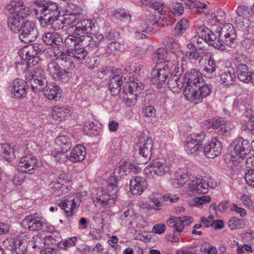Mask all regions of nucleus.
<instances>
[{"label": "nucleus", "mask_w": 254, "mask_h": 254, "mask_svg": "<svg viewBox=\"0 0 254 254\" xmlns=\"http://www.w3.org/2000/svg\"><path fill=\"white\" fill-rule=\"evenodd\" d=\"M169 88L174 92H179L184 88L183 94L186 100L197 104L211 93V85L206 83L200 72L191 68L186 73L173 75L169 81Z\"/></svg>", "instance_id": "1"}, {"label": "nucleus", "mask_w": 254, "mask_h": 254, "mask_svg": "<svg viewBox=\"0 0 254 254\" xmlns=\"http://www.w3.org/2000/svg\"><path fill=\"white\" fill-rule=\"evenodd\" d=\"M33 12L43 26L49 24L57 30L69 25L65 22V17L60 15L58 4L55 2L47 0L33 1Z\"/></svg>", "instance_id": "2"}, {"label": "nucleus", "mask_w": 254, "mask_h": 254, "mask_svg": "<svg viewBox=\"0 0 254 254\" xmlns=\"http://www.w3.org/2000/svg\"><path fill=\"white\" fill-rule=\"evenodd\" d=\"M28 13L16 14L8 13L7 24L10 30L15 33H19V39L25 43H30L32 42L31 31H32V23L26 21L24 24L22 21L30 14Z\"/></svg>", "instance_id": "3"}, {"label": "nucleus", "mask_w": 254, "mask_h": 254, "mask_svg": "<svg viewBox=\"0 0 254 254\" xmlns=\"http://www.w3.org/2000/svg\"><path fill=\"white\" fill-rule=\"evenodd\" d=\"M117 179L114 177H109L107 181V190L109 192H104L101 188L94 189L92 199L94 203H99L103 207H110L115 203L117 198L118 187Z\"/></svg>", "instance_id": "4"}, {"label": "nucleus", "mask_w": 254, "mask_h": 254, "mask_svg": "<svg viewBox=\"0 0 254 254\" xmlns=\"http://www.w3.org/2000/svg\"><path fill=\"white\" fill-rule=\"evenodd\" d=\"M153 59L157 64H165L164 66L170 67L171 71L175 73V75H180L186 69L187 65L184 63H178L174 59H171L169 53L164 48L158 49L153 55Z\"/></svg>", "instance_id": "5"}, {"label": "nucleus", "mask_w": 254, "mask_h": 254, "mask_svg": "<svg viewBox=\"0 0 254 254\" xmlns=\"http://www.w3.org/2000/svg\"><path fill=\"white\" fill-rule=\"evenodd\" d=\"M55 150L52 152V155L59 162H64L67 160L66 152L72 147V141L70 136L66 134L59 135L56 138Z\"/></svg>", "instance_id": "6"}, {"label": "nucleus", "mask_w": 254, "mask_h": 254, "mask_svg": "<svg viewBox=\"0 0 254 254\" xmlns=\"http://www.w3.org/2000/svg\"><path fill=\"white\" fill-rule=\"evenodd\" d=\"M216 32L218 34L217 39L224 45L235 48L237 45V35L233 25L225 23L217 27Z\"/></svg>", "instance_id": "7"}, {"label": "nucleus", "mask_w": 254, "mask_h": 254, "mask_svg": "<svg viewBox=\"0 0 254 254\" xmlns=\"http://www.w3.org/2000/svg\"><path fill=\"white\" fill-rule=\"evenodd\" d=\"M18 55L21 60L20 63H16L15 68L17 71L27 72L25 75L27 81L32 80V70L31 69L30 60L32 59V49L30 45H26L18 52Z\"/></svg>", "instance_id": "8"}, {"label": "nucleus", "mask_w": 254, "mask_h": 254, "mask_svg": "<svg viewBox=\"0 0 254 254\" xmlns=\"http://www.w3.org/2000/svg\"><path fill=\"white\" fill-rule=\"evenodd\" d=\"M232 157L245 158L252 150V145L249 141L242 137H238L234 139L230 145ZM234 161V159L231 160Z\"/></svg>", "instance_id": "9"}, {"label": "nucleus", "mask_w": 254, "mask_h": 254, "mask_svg": "<svg viewBox=\"0 0 254 254\" xmlns=\"http://www.w3.org/2000/svg\"><path fill=\"white\" fill-rule=\"evenodd\" d=\"M171 165L169 162L163 159L153 160L144 169L145 174L149 178L155 176H163L170 172Z\"/></svg>", "instance_id": "10"}, {"label": "nucleus", "mask_w": 254, "mask_h": 254, "mask_svg": "<svg viewBox=\"0 0 254 254\" xmlns=\"http://www.w3.org/2000/svg\"><path fill=\"white\" fill-rule=\"evenodd\" d=\"M188 191L197 193H206L209 189H213L216 184L211 178L196 177L188 184Z\"/></svg>", "instance_id": "11"}, {"label": "nucleus", "mask_w": 254, "mask_h": 254, "mask_svg": "<svg viewBox=\"0 0 254 254\" xmlns=\"http://www.w3.org/2000/svg\"><path fill=\"white\" fill-rule=\"evenodd\" d=\"M205 136L203 133H192L189 135L184 142V147L187 153L188 154L196 155L200 152Z\"/></svg>", "instance_id": "12"}, {"label": "nucleus", "mask_w": 254, "mask_h": 254, "mask_svg": "<svg viewBox=\"0 0 254 254\" xmlns=\"http://www.w3.org/2000/svg\"><path fill=\"white\" fill-rule=\"evenodd\" d=\"M196 35L204 39L206 43L215 48L221 51L225 50L226 48L219 42L217 36L205 25H201L196 29Z\"/></svg>", "instance_id": "13"}, {"label": "nucleus", "mask_w": 254, "mask_h": 254, "mask_svg": "<svg viewBox=\"0 0 254 254\" xmlns=\"http://www.w3.org/2000/svg\"><path fill=\"white\" fill-rule=\"evenodd\" d=\"M47 70L56 81L64 82L68 79V72L65 71V69L62 67L57 61L49 63L47 65Z\"/></svg>", "instance_id": "14"}, {"label": "nucleus", "mask_w": 254, "mask_h": 254, "mask_svg": "<svg viewBox=\"0 0 254 254\" xmlns=\"http://www.w3.org/2000/svg\"><path fill=\"white\" fill-rule=\"evenodd\" d=\"M163 45L169 51V56L174 59L178 63H183L184 54L180 50V44L173 38L165 37L163 41Z\"/></svg>", "instance_id": "15"}, {"label": "nucleus", "mask_w": 254, "mask_h": 254, "mask_svg": "<svg viewBox=\"0 0 254 254\" xmlns=\"http://www.w3.org/2000/svg\"><path fill=\"white\" fill-rule=\"evenodd\" d=\"M139 169L136 165L130 162L121 161L114 170L113 175L110 177H114L117 178L116 180L118 187V183L122 178L131 172H138Z\"/></svg>", "instance_id": "16"}, {"label": "nucleus", "mask_w": 254, "mask_h": 254, "mask_svg": "<svg viewBox=\"0 0 254 254\" xmlns=\"http://www.w3.org/2000/svg\"><path fill=\"white\" fill-rule=\"evenodd\" d=\"M170 67L168 68L166 66H163L162 68L154 69L151 73V81L154 84H162L165 82L166 79L168 78V86H169V81L173 75H175V73L171 71Z\"/></svg>", "instance_id": "17"}, {"label": "nucleus", "mask_w": 254, "mask_h": 254, "mask_svg": "<svg viewBox=\"0 0 254 254\" xmlns=\"http://www.w3.org/2000/svg\"><path fill=\"white\" fill-rule=\"evenodd\" d=\"M48 83L44 71L42 68H33V92L43 91Z\"/></svg>", "instance_id": "18"}, {"label": "nucleus", "mask_w": 254, "mask_h": 254, "mask_svg": "<svg viewBox=\"0 0 254 254\" xmlns=\"http://www.w3.org/2000/svg\"><path fill=\"white\" fill-rule=\"evenodd\" d=\"M27 82L20 78H16L10 84L9 89L12 98L20 99L24 98L27 94Z\"/></svg>", "instance_id": "19"}, {"label": "nucleus", "mask_w": 254, "mask_h": 254, "mask_svg": "<svg viewBox=\"0 0 254 254\" xmlns=\"http://www.w3.org/2000/svg\"><path fill=\"white\" fill-rule=\"evenodd\" d=\"M73 24L74 25H72L71 27L72 29L74 28L73 31L75 34L79 36L91 34L93 28H95L94 23L89 19H85L80 20L78 18V20Z\"/></svg>", "instance_id": "20"}, {"label": "nucleus", "mask_w": 254, "mask_h": 254, "mask_svg": "<svg viewBox=\"0 0 254 254\" xmlns=\"http://www.w3.org/2000/svg\"><path fill=\"white\" fill-rule=\"evenodd\" d=\"M150 17L146 18L145 20L147 21H142L139 24L137 27V30L135 32V37L137 39H143L146 37L145 35L142 32L149 33L151 31V25L155 26L158 25L157 18L156 16L152 14L149 16Z\"/></svg>", "instance_id": "21"}, {"label": "nucleus", "mask_w": 254, "mask_h": 254, "mask_svg": "<svg viewBox=\"0 0 254 254\" xmlns=\"http://www.w3.org/2000/svg\"><path fill=\"white\" fill-rule=\"evenodd\" d=\"M221 142L216 137L212 138L211 141L204 148V153L209 158H214L219 156L222 152Z\"/></svg>", "instance_id": "22"}, {"label": "nucleus", "mask_w": 254, "mask_h": 254, "mask_svg": "<svg viewBox=\"0 0 254 254\" xmlns=\"http://www.w3.org/2000/svg\"><path fill=\"white\" fill-rule=\"evenodd\" d=\"M3 245L7 249L12 251V254H24L26 251L25 245L19 237L6 239Z\"/></svg>", "instance_id": "23"}, {"label": "nucleus", "mask_w": 254, "mask_h": 254, "mask_svg": "<svg viewBox=\"0 0 254 254\" xmlns=\"http://www.w3.org/2000/svg\"><path fill=\"white\" fill-rule=\"evenodd\" d=\"M82 9L79 6L73 3H68L65 9V22L67 24H71L78 20V16L81 13Z\"/></svg>", "instance_id": "24"}, {"label": "nucleus", "mask_w": 254, "mask_h": 254, "mask_svg": "<svg viewBox=\"0 0 254 254\" xmlns=\"http://www.w3.org/2000/svg\"><path fill=\"white\" fill-rule=\"evenodd\" d=\"M6 10L8 13L20 14L28 13L30 14L29 8L24 4L22 0H12L6 7Z\"/></svg>", "instance_id": "25"}, {"label": "nucleus", "mask_w": 254, "mask_h": 254, "mask_svg": "<svg viewBox=\"0 0 254 254\" xmlns=\"http://www.w3.org/2000/svg\"><path fill=\"white\" fill-rule=\"evenodd\" d=\"M59 206L64 210V214L67 218L71 217L74 213V209L78 206L71 197H64L59 203Z\"/></svg>", "instance_id": "26"}, {"label": "nucleus", "mask_w": 254, "mask_h": 254, "mask_svg": "<svg viewBox=\"0 0 254 254\" xmlns=\"http://www.w3.org/2000/svg\"><path fill=\"white\" fill-rule=\"evenodd\" d=\"M129 186L130 191L132 194L139 195L146 188L147 183L144 178L136 176L130 180Z\"/></svg>", "instance_id": "27"}, {"label": "nucleus", "mask_w": 254, "mask_h": 254, "mask_svg": "<svg viewBox=\"0 0 254 254\" xmlns=\"http://www.w3.org/2000/svg\"><path fill=\"white\" fill-rule=\"evenodd\" d=\"M136 218L137 214L135 213L133 209L128 208L120 215V221L122 226L130 228L136 223Z\"/></svg>", "instance_id": "28"}, {"label": "nucleus", "mask_w": 254, "mask_h": 254, "mask_svg": "<svg viewBox=\"0 0 254 254\" xmlns=\"http://www.w3.org/2000/svg\"><path fill=\"white\" fill-rule=\"evenodd\" d=\"M57 61L65 71L68 72L69 70L72 69L74 67V60L68 50L65 52H61L60 56L57 59Z\"/></svg>", "instance_id": "29"}, {"label": "nucleus", "mask_w": 254, "mask_h": 254, "mask_svg": "<svg viewBox=\"0 0 254 254\" xmlns=\"http://www.w3.org/2000/svg\"><path fill=\"white\" fill-rule=\"evenodd\" d=\"M44 89V94L48 99L57 101L61 98L62 90L60 86L56 83L47 84Z\"/></svg>", "instance_id": "30"}, {"label": "nucleus", "mask_w": 254, "mask_h": 254, "mask_svg": "<svg viewBox=\"0 0 254 254\" xmlns=\"http://www.w3.org/2000/svg\"><path fill=\"white\" fill-rule=\"evenodd\" d=\"M120 70H117L113 75L109 83V90L111 94L115 96L117 95L121 90V86L123 84V75L120 73Z\"/></svg>", "instance_id": "31"}, {"label": "nucleus", "mask_w": 254, "mask_h": 254, "mask_svg": "<svg viewBox=\"0 0 254 254\" xmlns=\"http://www.w3.org/2000/svg\"><path fill=\"white\" fill-rule=\"evenodd\" d=\"M15 158L14 149L9 143L6 142L0 143V159L11 162Z\"/></svg>", "instance_id": "32"}, {"label": "nucleus", "mask_w": 254, "mask_h": 254, "mask_svg": "<svg viewBox=\"0 0 254 254\" xmlns=\"http://www.w3.org/2000/svg\"><path fill=\"white\" fill-rule=\"evenodd\" d=\"M237 17L236 22H242L243 25L248 26L250 24V21L248 19L252 13L251 9L245 6H239L236 10Z\"/></svg>", "instance_id": "33"}, {"label": "nucleus", "mask_w": 254, "mask_h": 254, "mask_svg": "<svg viewBox=\"0 0 254 254\" xmlns=\"http://www.w3.org/2000/svg\"><path fill=\"white\" fill-rule=\"evenodd\" d=\"M51 115L53 119L61 122L70 116V110L67 107L55 106L52 108Z\"/></svg>", "instance_id": "34"}, {"label": "nucleus", "mask_w": 254, "mask_h": 254, "mask_svg": "<svg viewBox=\"0 0 254 254\" xmlns=\"http://www.w3.org/2000/svg\"><path fill=\"white\" fill-rule=\"evenodd\" d=\"M236 80V75L232 67L224 69L220 74V82L223 86L232 85Z\"/></svg>", "instance_id": "35"}, {"label": "nucleus", "mask_w": 254, "mask_h": 254, "mask_svg": "<svg viewBox=\"0 0 254 254\" xmlns=\"http://www.w3.org/2000/svg\"><path fill=\"white\" fill-rule=\"evenodd\" d=\"M153 141L151 137L147 136L141 142L139 147V153L146 159H149L152 155Z\"/></svg>", "instance_id": "36"}, {"label": "nucleus", "mask_w": 254, "mask_h": 254, "mask_svg": "<svg viewBox=\"0 0 254 254\" xmlns=\"http://www.w3.org/2000/svg\"><path fill=\"white\" fill-rule=\"evenodd\" d=\"M85 155V148L81 145H78L72 149L70 156L67 157V159L72 162H80L84 159Z\"/></svg>", "instance_id": "37"}, {"label": "nucleus", "mask_w": 254, "mask_h": 254, "mask_svg": "<svg viewBox=\"0 0 254 254\" xmlns=\"http://www.w3.org/2000/svg\"><path fill=\"white\" fill-rule=\"evenodd\" d=\"M100 39L95 40L93 38L88 35L80 36L79 46L82 48H88L89 49L97 47L100 41L103 38V36L100 35Z\"/></svg>", "instance_id": "38"}, {"label": "nucleus", "mask_w": 254, "mask_h": 254, "mask_svg": "<svg viewBox=\"0 0 254 254\" xmlns=\"http://www.w3.org/2000/svg\"><path fill=\"white\" fill-rule=\"evenodd\" d=\"M235 68L238 79L244 83H249L250 79L249 77L252 71L247 65L245 64L236 65Z\"/></svg>", "instance_id": "39"}, {"label": "nucleus", "mask_w": 254, "mask_h": 254, "mask_svg": "<svg viewBox=\"0 0 254 254\" xmlns=\"http://www.w3.org/2000/svg\"><path fill=\"white\" fill-rule=\"evenodd\" d=\"M140 70V65L139 63L132 62L126 64L123 69L124 74H127L129 78L137 77Z\"/></svg>", "instance_id": "40"}, {"label": "nucleus", "mask_w": 254, "mask_h": 254, "mask_svg": "<svg viewBox=\"0 0 254 254\" xmlns=\"http://www.w3.org/2000/svg\"><path fill=\"white\" fill-rule=\"evenodd\" d=\"M216 65L215 61L210 57L206 64L203 67L202 72L203 75L208 78H213L216 75Z\"/></svg>", "instance_id": "41"}, {"label": "nucleus", "mask_w": 254, "mask_h": 254, "mask_svg": "<svg viewBox=\"0 0 254 254\" xmlns=\"http://www.w3.org/2000/svg\"><path fill=\"white\" fill-rule=\"evenodd\" d=\"M128 83V90L129 93L133 96L136 97L138 93H140L143 88V84L140 82L137 77L133 78H129Z\"/></svg>", "instance_id": "42"}, {"label": "nucleus", "mask_w": 254, "mask_h": 254, "mask_svg": "<svg viewBox=\"0 0 254 254\" xmlns=\"http://www.w3.org/2000/svg\"><path fill=\"white\" fill-rule=\"evenodd\" d=\"M50 187L52 189V192L56 196H60L64 193H66L68 190L70 189V185H65L60 181L52 182Z\"/></svg>", "instance_id": "43"}, {"label": "nucleus", "mask_w": 254, "mask_h": 254, "mask_svg": "<svg viewBox=\"0 0 254 254\" xmlns=\"http://www.w3.org/2000/svg\"><path fill=\"white\" fill-rule=\"evenodd\" d=\"M43 42L48 45H59L62 42L61 35L57 32H48L43 35Z\"/></svg>", "instance_id": "44"}, {"label": "nucleus", "mask_w": 254, "mask_h": 254, "mask_svg": "<svg viewBox=\"0 0 254 254\" xmlns=\"http://www.w3.org/2000/svg\"><path fill=\"white\" fill-rule=\"evenodd\" d=\"M142 4L154 9L161 15H164L165 11L164 9V3L156 0H141Z\"/></svg>", "instance_id": "45"}, {"label": "nucleus", "mask_w": 254, "mask_h": 254, "mask_svg": "<svg viewBox=\"0 0 254 254\" xmlns=\"http://www.w3.org/2000/svg\"><path fill=\"white\" fill-rule=\"evenodd\" d=\"M32 163V155L29 154L22 157L19 161L18 165L17 166V170L22 172H27V169L28 171H30L31 169L29 168L30 167Z\"/></svg>", "instance_id": "46"}, {"label": "nucleus", "mask_w": 254, "mask_h": 254, "mask_svg": "<svg viewBox=\"0 0 254 254\" xmlns=\"http://www.w3.org/2000/svg\"><path fill=\"white\" fill-rule=\"evenodd\" d=\"M123 49L124 46L121 43L117 42H112L109 43L105 47V54L107 56H114L117 52L121 51Z\"/></svg>", "instance_id": "47"}, {"label": "nucleus", "mask_w": 254, "mask_h": 254, "mask_svg": "<svg viewBox=\"0 0 254 254\" xmlns=\"http://www.w3.org/2000/svg\"><path fill=\"white\" fill-rule=\"evenodd\" d=\"M68 51L70 56L75 61H80L84 60L87 54L86 50L83 48H75Z\"/></svg>", "instance_id": "48"}, {"label": "nucleus", "mask_w": 254, "mask_h": 254, "mask_svg": "<svg viewBox=\"0 0 254 254\" xmlns=\"http://www.w3.org/2000/svg\"><path fill=\"white\" fill-rule=\"evenodd\" d=\"M46 238V234L45 232H41L37 235H34L33 237V248H38L41 249L44 248L46 245L45 239Z\"/></svg>", "instance_id": "49"}, {"label": "nucleus", "mask_w": 254, "mask_h": 254, "mask_svg": "<svg viewBox=\"0 0 254 254\" xmlns=\"http://www.w3.org/2000/svg\"><path fill=\"white\" fill-rule=\"evenodd\" d=\"M176 183L180 186L185 184L188 180L189 175L185 169H179L175 173Z\"/></svg>", "instance_id": "50"}, {"label": "nucleus", "mask_w": 254, "mask_h": 254, "mask_svg": "<svg viewBox=\"0 0 254 254\" xmlns=\"http://www.w3.org/2000/svg\"><path fill=\"white\" fill-rule=\"evenodd\" d=\"M189 27V22L187 19H182L175 26L174 35L179 36Z\"/></svg>", "instance_id": "51"}, {"label": "nucleus", "mask_w": 254, "mask_h": 254, "mask_svg": "<svg viewBox=\"0 0 254 254\" xmlns=\"http://www.w3.org/2000/svg\"><path fill=\"white\" fill-rule=\"evenodd\" d=\"M163 196L158 192H152L149 196L150 200L154 203L153 206L155 210H160L162 208L161 202L163 200Z\"/></svg>", "instance_id": "52"}, {"label": "nucleus", "mask_w": 254, "mask_h": 254, "mask_svg": "<svg viewBox=\"0 0 254 254\" xmlns=\"http://www.w3.org/2000/svg\"><path fill=\"white\" fill-rule=\"evenodd\" d=\"M77 241V238L76 237H70L64 241L61 240V242L58 243V247L61 249L66 250L75 246Z\"/></svg>", "instance_id": "53"}, {"label": "nucleus", "mask_w": 254, "mask_h": 254, "mask_svg": "<svg viewBox=\"0 0 254 254\" xmlns=\"http://www.w3.org/2000/svg\"><path fill=\"white\" fill-rule=\"evenodd\" d=\"M80 35L73 34L69 35L64 39L65 44L69 47L79 46Z\"/></svg>", "instance_id": "54"}, {"label": "nucleus", "mask_w": 254, "mask_h": 254, "mask_svg": "<svg viewBox=\"0 0 254 254\" xmlns=\"http://www.w3.org/2000/svg\"><path fill=\"white\" fill-rule=\"evenodd\" d=\"M211 198L209 195H203L201 196L195 197L190 204V205L197 207H200L205 204L210 202Z\"/></svg>", "instance_id": "55"}, {"label": "nucleus", "mask_w": 254, "mask_h": 254, "mask_svg": "<svg viewBox=\"0 0 254 254\" xmlns=\"http://www.w3.org/2000/svg\"><path fill=\"white\" fill-rule=\"evenodd\" d=\"M61 238L60 233L55 231L49 235H46L45 242L46 245H57L61 242Z\"/></svg>", "instance_id": "56"}, {"label": "nucleus", "mask_w": 254, "mask_h": 254, "mask_svg": "<svg viewBox=\"0 0 254 254\" xmlns=\"http://www.w3.org/2000/svg\"><path fill=\"white\" fill-rule=\"evenodd\" d=\"M45 222V220L43 217H38L36 214L33 215V231L41 230Z\"/></svg>", "instance_id": "57"}, {"label": "nucleus", "mask_w": 254, "mask_h": 254, "mask_svg": "<svg viewBox=\"0 0 254 254\" xmlns=\"http://www.w3.org/2000/svg\"><path fill=\"white\" fill-rule=\"evenodd\" d=\"M167 224L170 226L173 227L174 229L178 232H182L184 228V225L178 221L177 217L169 219L167 221Z\"/></svg>", "instance_id": "58"}, {"label": "nucleus", "mask_w": 254, "mask_h": 254, "mask_svg": "<svg viewBox=\"0 0 254 254\" xmlns=\"http://www.w3.org/2000/svg\"><path fill=\"white\" fill-rule=\"evenodd\" d=\"M234 242L237 246L236 250L237 254H244V251L249 254L252 253L253 252V249L251 245H239L238 242H236L235 241H234Z\"/></svg>", "instance_id": "59"}, {"label": "nucleus", "mask_w": 254, "mask_h": 254, "mask_svg": "<svg viewBox=\"0 0 254 254\" xmlns=\"http://www.w3.org/2000/svg\"><path fill=\"white\" fill-rule=\"evenodd\" d=\"M245 110V107L244 105L240 101L236 99L233 103V107L232 110V113L237 116L239 113H243Z\"/></svg>", "instance_id": "60"}, {"label": "nucleus", "mask_w": 254, "mask_h": 254, "mask_svg": "<svg viewBox=\"0 0 254 254\" xmlns=\"http://www.w3.org/2000/svg\"><path fill=\"white\" fill-rule=\"evenodd\" d=\"M228 225L231 229L234 230L242 228L244 223L242 220L234 217L229 220Z\"/></svg>", "instance_id": "61"}, {"label": "nucleus", "mask_w": 254, "mask_h": 254, "mask_svg": "<svg viewBox=\"0 0 254 254\" xmlns=\"http://www.w3.org/2000/svg\"><path fill=\"white\" fill-rule=\"evenodd\" d=\"M83 130L87 134H93L95 133L96 127L92 122H87L83 126Z\"/></svg>", "instance_id": "62"}, {"label": "nucleus", "mask_w": 254, "mask_h": 254, "mask_svg": "<svg viewBox=\"0 0 254 254\" xmlns=\"http://www.w3.org/2000/svg\"><path fill=\"white\" fill-rule=\"evenodd\" d=\"M235 61L236 62V65H239L240 64H245L247 65L250 61V58L246 55L242 54L238 55L235 58Z\"/></svg>", "instance_id": "63"}, {"label": "nucleus", "mask_w": 254, "mask_h": 254, "mask_svg": "<svg viewBox=\"0 0 254 254\" xmlns=\"http://www.w3.org/2000/svg\"><path fill=\"white\" fill-rule=\"evenodd\" d=\"M245 179L248 185L254 187V169L249 170L245 174Z\"/></svg>", "instance_id": "64"}]
</instances>
